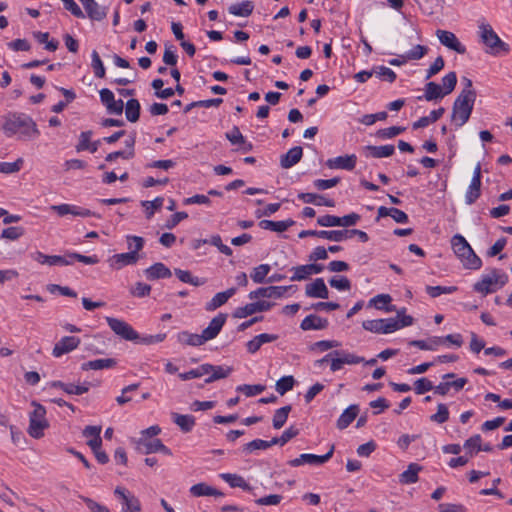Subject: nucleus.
Masks as SVG:
<instances>
[{
  "label": "nucleus",
  "mask_w": 512,
  "mask_h": 512,
  "mask_svg": "<svg viewBox=\"0 0 512 512\" xmlns=\"http://www.w3.org/2000/svg\"><path fill=\"white\" fill-rule=\"evenodd\" d=\"M2 131L7 137H18L19 140H32L40 132L34 120L24 113H11L4 118Z\"/></svg>",
  "instance_id": "nucleus-1"
},
{
  "label": "nucleus",
  "mask_w": 512,
  "mask_h": 512,
  "mask_svg": "<svg viewBox=\"0 0 512 512\" xmlns=\"http://www.w3.org/2000/svg\"><path fill=\"white\" fill-rule=\"evenodd\" d=\"M127 247L129 252L115 254L108 259L109 266L112 269L120 270L125 266L134 265L139 260L138 252L144 246V239L140 236H126Z\"/></svg>",
  "instance_id": "nucleus-2"
},
{
  "label": "nucleus",
  "mask_w": 512,
  "mask_h": 512,
  "mask_svg": "<svg viewBox=\"0 0 512 512\" xmlns=\"http://www.w3.org/2000/svg\"><path fill=\"white\" fill-rule=\"evenodd\" d=\"M451 245L454 253L466 269L478 270L481 268V259L462 235H454L451 239Z\"/></svg>",
  "instance_id": "nucleus-3"
},
{
  "label": "nucleus",
  "mask_w": 512,
  "mask_h": 512,
  "mask_svg": "<svg viewBox=\"0 0 512 512\" xmlns=\"http://www.w3.org/2000/svg\"><path fill=\"white\" fill-rule=\"evenodd\" d=\"M476 99L469 91L460 92L453 103L451 121L457 126L462 127L469 120L473 111Z\"/></svg>",
  "instance_id": "nucleus-4"
},
{
  "label": "nucleus",
  "mask_w": 512,
  "mask_h": 512,
  "mask_svg": "<svg viewBox=\"0 0 512 512\" xmlns=\"http://www.w3.org/2000/svg\"><path fill=\"white\" fill-rule=\"evenodd\" d=\"M478 28L479 37L483 44L487 47V53L498 56L500 54H507L509 52V45L500 39L490 24L481 22Z\"/></svg>",
  "instance_id": "nucleus-5"
},
{
  "label": "nucleus",
  "mask_w": 512,
  "mask_h": 512,
  "mask_svg": "<svg viewBox=\"0 0 512 512\" xmlns=\"http://www.w3.org/2000/svg\"><path fill=\"white\" fill-rule=\"evenodd\" d=\"M507 281L508 276L505 273L493 269L487 274H484L481 279L474 284L473 289L485 296L502 288Z\"/></svg>",
  "instance_id": "nucleus-6"
},
{
  "label": "nucleus",
  "mask_w": 512,
  "mask_h": 512,
  "mask_svg": "<svg viewBox=\"0 0 512 512\" xmlns=\"http://www.w3.org/2000/svg\"><path fill=\"white\" fill-rule=\"evenodd\" d=\"M34 410L30 413L28 433L31 437L39 439L44 435V430L48 427L46 419V409L41 404L33 401Z\"/></svg>",
  "instance_id": "nucleus-7"
},
{
  "label": "nucleus",
  "mask_w": 512,
  "mask_h": 512,
  "mask_svg": "<svg viewBox=\"0 0 512 512\" xmlns=\"http://www.w3.org/2000/svg\"><path fill=\"white\" fill-rule=\"evenodd\" d=\"M106 321L111 330L122 339L127 341H138L140 339V335L127 322L113 317H106Z\"/></svg>",
  "instance_id": "nucleus-8"
},
{
  "label": "nucleus",
  "mask_w": 512,
  "mask_h": 512,
  "mask_svg": "<svg viewBox=\"0 0 512 512\" xmlns=\"http://www.w3.org/2000/svg\"><path fill=\"white\" fill-rule=\"evenodd\" d=\"M360 220V215L357 213H351L343 217L334 215H324L317 219V223L322 227H349L355 225Z\"/></svg>",
  "instance_id": "nucleus-9"
},
{
  "label": "nucleus",
  "mask_w": 512,
  "mask_h": 512,
  "mask_svg": "<svg viewBox=\"0 0 512 512\" xmlns=\"http://www.w3.org/2000/svg\"><path fill=\"white\" fill-rule=\"evenodd\" d=\"M114 494L121 501L122 512H139L141 510L139 499L127 489L116 487Z\"/></svg>",
  "instance_id": "nucleus-10"
},
{
  "label": "nucleus",
  "mask_w": 512,
  "mask_h": 512,
  "mask_svg": "<svg viewBox=\"0 0 512 512\" xmlns=\"http://www.w3.org/2000/svg\"><path fill=\"white\" fill-rule=\"evenodd\" d=\"M362 326L365 330L378 334H389L397 330V325L388 318L366 320Z\"/></svg>",
  "instance_id": "nucleus-11"
},
{
  "label": "nucleus",
  "mask_w": 512,
  "mask_h": 512,
  "mask_svg": "<svg viewBox=\"0 0 512 512\" xmlns=\"http://www.w3.org/2000/svg\"><path fill=\"white\" fill-rule=\"evenodd\" d=\"M334 445H332L329 451L325 455H315V454H301L298 458H295L289 462V464L293 467H297L303 464L310 465H321L326 463L333 456Z\"/></svg>",
  "instance_id": "nucleus-12"
},
{
  "label": "nucleus",
  "mask_w": 512,
  "mask_h": 512,
  "mask_svg": "<svg viewBox=\"0 0 512 512\" xmlns=\"http://www.w3.org/2000/svg\"><path fill=\"white\" fill-rule=\"evenodd\" d=\"M137 448L145 454L161 452L168 456L172 455L171 450L166 447L160 439L149 440L147 438L140 437L137 442Z\"/></svg>",
  "instance_id": "nucleus-13"
},
{
  "label": "nucleus",
  "mask_w": 512,
  "mask_h": 512,
  "mask_svg": "<svg viewBox=\"0 0 512 512\" xmlns=\"http://www.w3.org/2000/svg\"><path fill=\"white\" fill-rule=\"evenodd\" d=\"M436 36L439 42L448 49L453 50L459 54L466 53L465 46L461 44L453 32L438 29L436 31Z\"/></svg>",
  "instance_id": "nucleus-14"
},
{
  "label": "nucleus",
  "mask_w": 512,
  "mask_h": 512,
  "mask_svg": "<svg viewBox=\"0 0 512 512\" xmlns=\"http://www.w3.org/2000/svg\"><path fill=\"white\" fill-rule=\"evenodd\" d=\"M272 306H273V304L270 302H267V301H258V302H254V303H249L243 307L236 308L233 313V317L238 318V319L246 318V317L253 315L257 312L268 311L271 309Z\"/></svg>",
  "instance_id": "nucleus-15"
},
{
  "label": "nucleus",
  "mask_w": 512,
  "mask_h": 512,
  "mask_svg": "<svg viewBox=\"0 0 512 512\" xmlns=\"http://www.w3.org/2000/svg\"><path fill=\"white\" fill-rule=\"evenodd\" d=\"M80 339L74 336H65L61 338L54 346L52 354L54 357H61L74 349L80 344Z\"/></svg>",
  "instance_id": "nucleus-16"
},
{
  "label": "nucleus",
  "mask_w": 512,
  "mask_h": 512,
  "mask_svg": "<svg viewBox=\"0 0 512 512\" xmlns=\"http://www.w3.org/2000/svg\"><path fill=\"white\" fill-rule=\"evenodd\" d=\"M287 287L282 286H268V287H261L254 291H251L248 295V297L251 300L258 299L260 297L263 298H281L284 293L286 292Z\"/></svg>",
  "instance_id": "nucleus-17"
},
{
  "label": "nucleus",
  "mask_w": 512,
  "mask_h": 512,
  "mask_svg": "<svg viewBox=\"0 0 512 512\" xmlns=\"http://www.w3.org/2000/svg\"><path fill=\"white\" fill-rule=\"evenodd\" d=\"M357 162L356 155H344L328 159L326 161L327 167L330 169H343L351 171L355 168Z\"/></svg>",
  "instance_id": "nucleus-18"
},
{
  "label": "nucleus",
  "mask_w": 512,
  "mask_h": 512,
  "mask_svg": "<svg viewBox=\"0 0 512 512\" xmlns=\"http://www.w3.org/2000/svg\"><path fill=\"white\" fill-rule=\"evenodd\" d=\"M305 294L311 298L327 299L329 297L328 288L322 278H316L305 287Z\"/></svg>",
  "instance_id": "nucleus-19"
},
{
  "label": "nucleus",
  "mask_w": 512,
  "mask_h": 512,
  "mask_svg": "<svg viewBox=\"0 0 512 512\" xmlns=\"http://www.w3.org/2000/svg\"><path fill=\"white\" fill-rule=\"evenodd\" d=\"M226 319V314L220 313L210 321L208 327L202 331V335L206 342L214 339L219 334L226 322Z\"/></svg>",
  "instance_id": "nucleus-20"
},
{
  "label": "nucleus",
  "mask_w": 512,
  "mask_h": 512,
  "mask_svg": "<svg viewBox=\"0 0 512 512\" xmlns=\"http://www.w3.org/2000/svg\"><path fill=\"white\" fill-rule=\"evenodd\" d=\"M307 236H315L318 238L327 239L330 241L341 242L343 241V230H303L299 233V238H305Z\"/></svg>",
  "instance_id": "nucleus-21"
},
{
  "label": "nucleus",
  "mask_w": 512,
  "mask_h": 512,
  "mask_svg": "<svg viewBox=\"0 0 512 512\" xmlns=\"http://www.w3.org/2000/svg\"><path fill=\"white\" fill-rule=\"evenodd\" d=\"M101 430V426H86L82 432L83 436L87 438V445L92 450H95L96 448H101Z\"/></svg>",
  "instance_id": "nucleus-22"
},
{
  "label": "nucleus",
  "mask_w": 512,
  "mask_h": 512,
  "mask_svg": "<svg viewBox=\"0 0 512 512\" xmlns=\"http://www.w3.org/2000/svg\"><path fill=\"white\" fill-rule=\"evenodd\" d=\"M327 326H328L327 319L322 318L318 315H314V314L306 316L300 324L301 329L304 331L322 330V329L327 328Z\"/></svg>",
  "instance_id": "nucleus-23"
},
{
  "label": "nucleus",
  "mask_w": 512,
  "mask_h": 512,
  "mask_svg": "<svg viewBox=\"0 0 512 512\" xmlns=\"http://www.w3.org/2000/svg\"><path fill=\"white\" fill-rule=\"evenodd\" d=\"M298 198L302 200L304 203L314 204L317 206H327L334 207L335 201L333 199H328L323 195L315 194V193H300Z\"/></svg>",
  "instance_id": "nucleus-24"
},
{
  "label": "nucleus",
  "mask_w": 512,
  "mask_h": 512,
  "mask_svg": "<svg viewBox=\"0 0 512 512\" xmlns=\"http://www.w3.org/2000/svg\"><path fill=\"white\" fill-rule=\"evenodd\" d=\"M303 150L300 146H295L281 156L280 164L282 168L288 169L297 164L302 157Z\"/></svg>",
  "instance_id": "nucleus-25"
},
{
  "label": "nucleus",
  "mask_w": 512,
  "mask_h": 512,
  "mask_svg": "<svg viewBox=\"0 0 512 512\" xmlns=\"http://www.w3.org/2000/svg\"><path fill=\"white\" fill-rule=\"evenodd\" d=\"M359 413V406L356 404L350 405L346 408L337 420V428L343 430L347 428L357 417Z\"/></svg>",
  "instance_id": "nucleus-26"
},
{
  "label": "nucleus",
  "mask_w": 512,
  "mask_h": 512,
  "mask_svg": "<svg viewBox=\"0 0 512 512\" xmlns=\"http://www.w3.org/2000/svg\"><path fill=\"white\" fill-rule=\"evenodd\" d=\"M235 293L236 288H229L226 291L215 294V296L206 304V310H216L220 306L224 305Z\"/></svg>",
  "instance_id": "nucleus-27"
},
{
  "label": "nucleus",
  "mask_w": 512,
  "mask_h": 512,
  "mask_svg": "<svg viewBox=\"0 0 512 512\" xmlns=\"http://www.w3.org/2000/svg\"><path fill=\"white\" fill-rule=\"evenodd\" d=\"M147 279L156 280L161 278H169L171 276V271L168 267H166L163 263H155L154 265L148 267L144 271Z\"/></svg>",
  "instance_id": "nucleus-28"
},
{
  "label": "nucleus",
  "mask_w": 512,
  "mask_h": 512,
  "mask_svg": "<svg viewBox=\"0 0 512 512\" xmlns=\"http://www.w3.org/2000/svg\"><path fill=\"white\" fill-rule=\"evenodd\" d=\"M79 1L83 4L88 16L92 20L100 21L106 17L105 9L100 7L95 0H79Z\"/></svg>",
  "instance_id": "nucleus-29"
},
{
  "label": "nucleus",
  "mask_w": 512,
  "mask_h": 512,
  "mask_svg": "<svg viewBox=\"0 0 512 512\" xmlns=\"http://www.w3.org/2000/svg\"><path fill=\"white\" fill-rule=\"evenodd\" d=\"M294 223L295 222L292 219H287L284 221L261 220L258 225L261 229L281 233L294 225Z\"/></svg>",
  "instance_id": "nucleus-30"
},
{
  "label": "nucleus",
  "mask_w": 512,
  "mask_h": 512,
  "mask_svg": "<svg viewBox=\"0 0 512 512\" xmlns=\"http://www.w3.org/2000/svg\"><path fill=\"white\" fill-rule=\"evenodd\" d=\"M173 422L181 429L182 432L188 433L195 426V418L188 414L171 413Z\"/></svg>",
  "instance_id": "nucleus-31"
},
{
  "label": "nucleus",
  "mask_w": 512,
  "mask_h": 512,
  "mask_svg": "<svg viewBox=\"0 0 512 512\" xmlns=\"http://www.w3.org/2000/svg\"><path fill=\"white\" fill-rule=\"evenodd\" d=\"M190 493L194 497H202V496H215V497H221L223 496V493L219 490L213 488L212 486H209L206 483H197L190 488Z\"/></svg>",
  "instance_id": "nucleus-32"
},
{
  "label": "nucleus",
  "mask_w": 512,
  "mask_h": 512,
  "mask_svg": "<svg viewBox=\"0 0 512 512\" xmlns=\"http://www.w3.org/2000/svg\"><path fill=\"white\" fill-rule=\"evenodd\" d=\"M445 96L446 95L439 84L435 82H428L425 85L424 95L419 96L418 99L421 100L422 98H424L426 101H435L438 99H442Z\"/></svg>",
  "instance_id": "nucleus-33"
},
{
  "label": "nucleus",
  "mask_w": 512,
  "mask_h": 512,
  "mask_svg": "<svg viewBox=\"0 0 512 512\" xmlns=\"http://www.w3.org/2000/svg\"><path fill=\"white\" fill-rule=\"evenodd\" d=\"M364 151L367 152V156H371L374 158H384L389 157L394 154L395 148L393 145H383V146H372L368 145L364 148Z\"/></svg>",
  "instance_id": "nucleus-34"
},
{
  "label": "nucleus",
  "mask_w": 512,
  "mask_h": 512,
  "mask_svg": "<svg viewBox=\"0 0 512 512\" xmlns=\"http://www.w3.org/2000/svg\"><path fill=\"white\" fill-rule=\"evenodd\" d=\"M116 360L112 358L106 359H95L82 364L81 369L83 371L87 370H101L113 368L116 365Z\"/></svg>",
  "instance_id": "nucleus-35"
},
{
  "label": "nucleus",
  "mask_w": 512,
  "mask_h": 512,
  "mask_svg": "<svg viewBox=\"0 0 512 512\" xmlns=\"http://www.w3.org/2000/svg\"><path fill=\"white\" fill-rule=\"evenodd\" d=\"M254 5L251 1H242L241 3H235L228 7V12L234 16L248 17L252 14Z\"/></svg>",
  "instance_id": "nucleus-36"
},
{
  "label": "nucleus",
  "mask_w": 512,
  "mask_h": 512,
  "mask_svg": "<svg viewBox=\"0 0 512 512\" xmlns=\"http://www.w3.org/2000/svg\"><path fill=\"white\" fill-rule=\"evenodd\" d=\"M421 466L417 463H411L408 465L407 470L402 472L399 476V481L402 484H413L418 481V473L421 471Z\"/></svg>",
  "instance_id": "nucleus-37"
},
{
  "label": "nucleus",
  "mask_w": 512,
  "mask_h": 512,
  "mask_svg": "<svg viewBox=\"0 0 512 512\" xmlns=\"http://www.w3.org/2000/svg\"><path fill=\"white\" fill-rule=\"evenodd\" d=\"M392 298L388 294H379L373 297L369 305H373L378 310H385L386 312L396 311V307L394 305H388L391 302Z\"/></svg>",
  "instance_id": "nucleus-38"
},
{
  "label": "nucleus",
  "mask_w": 512,
  "mask_h": 512,
  "mask_svg": "<svg viewBox=\"0 0 512 512\" xmlns=\"http://www.w3.org/2000/svg\"><path fill=\"white\" fill-rule=\"evenodd\" d=\"M177 338L180 343L189 346H201L206 342L202 334H193L188 331L180 332Z\"/></svg>",
  "instance_id": "nucleus-39"
},
{
  "label": "nucleus",
  "mask_w": 512,
  "mask_h": 512,
  "mask_svg": "<svg viewBox=\"0 0 512 512\" xmlns=\"http://www.w3.org/2000/svg\"><path fill=\"white\" fill-rule=\"evenodd\" d=\"M31 258L40 264H46L49 266L59 265V263H65L63 256L60 255H45L40 251H36L31 254Z\"/></svg>",
  "instance_id": "nucleus-40"
},
{
  "label": "nucleus",
  "mask_w": 512,
  "mask_h": 512,
  "mask_svg": "<svg viewBox=\"0 0 512 512\" xmlns=\"http://www.w3.org/2000/svg\"><path fill=\"white\" fill-rule=\"evenodd\" d=\"M220 477L233 488L239 487L247 491H250L252 489L251 486L240 475L232 473H222L220 474Z\"/></svg>",
  "instance_id": "nucleus-41"
},
{
  "label": "nucleus",
  "mask_w": 512,
  "mask_h": 512,
  "mask_svg": "<svg viewBox=\"0 0 512 512\" xmlns=\"http://www.w3.org/2000/svg\"><path fill=\"white\" fill-rule=\"evenodd\" d=\"M125 115L128 121L134 123L140 116V103L137 99H130L125 104Z\"/></svg>",
  "instance_id": "nucleus-42"
},
{
  "label": "nucleus",
  "mask_w": 512,
  "mask_h": 512,
  "mask_svg": "<svg viewBox=\"0 0 512 512\" xmlns=\"http://www.w3.org/2000/svg\"><path fill=\"white\" fill-rule=\"evenodd\" d=\"M410 345L416 346L421 350H436L438 346L443 345V340L440 337H431L428 340H413Z\"/></svg>",
  "instance_id": "nucleus-43"
},
{
  "label": "nucleus",
  "mask_w": 512,
  "mask_h": 512,
  "mask_svg": "<svg viewBox=\"0 0 512 512\" xmlns=\"http://www.w3.org/2000/svg\"><path fill=\"white\" fill-rule=\"evenodd\" d=\"M209 369H212L210 367V364H202L199 367H197L195 369H192V370H190L188 372L180 373L179 377L183 381L194 379V378H199V377H202L204 375H208L209 374Z\"/></svg>",
  "instance_id": "nucleus-44"
},
{
  "label": "nucleus",
  "mask_w": 512,
  "mask_h": 512,
  "mask_svg": "<svg viewBox=\"0 0 512 512\" xmlns=\"http://www.w3.org/2000/svg\"><path fill=\"white\" fill-rule=\"evenodd\" d=\"M290 411H291L290 405L281 407L275 411V414L273 416V427L275 429H280L284 426V424L287 421Z\"/></svg>",
  "instance_id": "nucleus-45"
},
{
  "label": "nucleus",
  "mask_w": 512,
  "mask_h": 512,
  "mask_svg": "<svg viewBox=\"0 0 512 512\" xmlns=\"http://www.w3.org/2000/svg\"><path fill=\"white\" fill-rule=\"evenodd\" d=\"M33 37L42 44H45V48L48 51H55L58 48L59 42L57 40H49L48 32H33Z\"/></svg>",
  "instance_id": "nucleus-46"
},
{
  "label": "nucleus",
  "mask_w": 512,
  "mask_h": 512,
  "mask_svg": "<svg viewBox=\"0 0 512 512\" xmlns=\"http://www.w3.org/2000/svg\"><path fill=\"white\" fill-rule=\"evenodd\" d=\"M374 74L381 79L389 83H393L396 80V73L386 66H376L373 68Z\"/></svg>",
  "instance_id": "nucleus-47"
},
{
  "label": "nucleus",
  "mask_w": 512,
  "mask_h": 512,
  "mask_svg": "<svg viewBox=\"0 0 512 512\" xmlns=\"http://www.w3.org/2000/svg\"><path fill=\"white\" fill-rule=\"evenodd\" d=\"M24 164V159L19 157L14 162H0V173L2 174H14L21 170Z\"/></svg>",
  "instance_id": "nucleus-48"
},
{
  "label": "nucleus",
  "mask_w": 512,
  "mask_h": 512,
  "mask_svg": "<svg viewBox=\"0 0 512 512\" xmlns=\"http://www.w3.org/2000/svg\"><path fill=\"white\" fill-rule=\"evenodd\" d=\"M481 195V183H477L475 181H471L466 194H465V202L468 205L473 204Z\"/></svg>",
  "instance_id": "nucleus-49"
},
{
  "label": "nucleus",
  "mask_w": 512,
  "mask_h": 512,
  "mask_svg": "<svg viewBox=\"0 0 512 512\" xmlns=\"http://www.w3.org/2000/svg\"><path fill=\"white\" fill-rule=\"evenodd\" d=\"M163 203L164 198L157 197L152 201H142L141 205L145 209L146 217L150 219L154 215L155 211L159 210L163 206Z\"/></svg>",
  "instance_id": "nucleus-50"
},
{
  "label": "nucleus",
  "mask_w": 512,
  "mask_h": 512,
  "mask_svg": "<svg viewBox=\"0 0 512 512\" xmlns=\"http://www.w3.org/2000/svg\"><path fill=\"white\" fill-rule=\"evenodd\" d=\"M270 270V265L261 264L253 269V271L250 274V277L255 283H262L269 274Z\"/></svg>",
  "instance_id": "nucleus-51"
},
{
  "label": "nucleus",
  "mask_w": 512,
  "mask_h": 512,
  "mask_svg": "<svg viewBox=\"0 0 512 512\" xmlns=\"http://www.w3.org/2000/svg\"><path fill=\"white\" fill-rule=\"evenodd\" d=\"M294 384L295 380L293 376H283L276 382L275 388L280 395H284L293 389Z\"/></svg>",
  "instance_id": "nucleus-52"
},
{
  "label": "nucleus",
  "mask_w": 512,
  "mask_h": 512,
  "mask_svg": "<svg viewBox=\"0 0 512 512\" xmlns=\"http://www.w3.org/2000/svg\"><path fill=\"white\" fill-rule=\"evenodd\" d=\"M273 446L272 439L270 441L255 439L244 446V451L247 453H253L256 450H266Z\"/></svg>",
  "instance_id": "nucleus-53"
},
{
  "label": "nucleus",
  "mask_w": 512,
  "mask_h": 512,
  "mask_svg": "<svg viewBox=\"0 0 512 512\" xmlns=\"http://www.w3.org/2000/svg\"><path fill=\"white\" fill-rule=\"evenodd\" d=\"M406 309L402 308L401 310H396L397 317L390 318L392 322L397 325V330L403 327L411 326L414 322V319L410 315L405 314Z\"/></svg>",
  "instance_id": "nucleus-54"
},
{
  "label": "nucleus",
  "mask_w": 512,
  "mask_h": 512,
  "mask_svg": "<svg viewBox=\"0 0 512 512\" xmlns=\"http://www.w3.org/2000/svg\"><path fill=\"white\" fill-rule=\"evenodd\" d=\"M236 390L238 392L243 393L246 397H252V396L261 394L265 390V386L261 385V384H256V385L243 384V385H239L236 388Z\"/></svg>",
  "instance_id": "nucleus-55"
},
{
  "label": "nucleus",
  "mask_w": 512,
  "mask_h": 512,
  "mask_svg": "<svg viewBox=\"0 0 512 512\" xmlns=\"http://www.w3.org/2000/svg\"><path fill=\"white\" fill-rule=\"evenodd\" d=\"M175 274L179 278V280L184 283H189L193 286H200L204 284L203 280H200L199 278L192 276V274L189 271L175 269Z\"/></svg>",
  "instance_id": "nucleus-56"
},
{
  "label": "nucleus",
  "mask_w": 512,
  "mask_h": 512,
  "mask_svg": "<svg viewBox=\"0 0 512 512\" xmlns=\"http://www.w3.org/2000/svg\"><path fill=\"white\" fill-rule=\"evenodd\" d=\"M329 284L339 291H349L351 289V282L345 276H334L329 280Z\"/></svg>",
  "instance_id": "nucleus-57"
},
{
  "label": "nucleus",
  "mask_w": 512,
  "mask_h": 512,
  "mask_svg": "<svg viewBox=\"0 0 512 512\" xmlns=\"http://www.w3.org/2000/svg\"><path fill=\"white\" fill-rule=\"evenodd\" d=\"M464 448L468 451L470 456H473L474 454L481 451V436L480 435H474L467 439L464 443Z\"/></svg>",
  "instance_id": "nucleus-58"
},
{
  "label": "nucleus",
  "mask_w": 512,
  "mask_h": 512,
  "mask_svg": "<svg viewBox=\"0 0 512 512\" xmlns=\"http://www.w3.org/2000/svg\"><path fill=\"white\" fill-rule=\"evenodd\" d=\"M457 84V76L455 72H449L442 78V90L445 95L450 94Z\"/></svg>",
  "instance_id": "nucleus-59"
},
{
  "label": "nucleus",
  "mask_w": 512,
  "mask_h": 512,
  "mask_svg": "<svg viewBox=\"0 0 512 512\" xmlns=\"http://www.w3.org/2000/svg\"><path fill=\"white\" fill-rule=\"evenodd\" d=\"M92 57V63L91 66L93 68L94 74L98 78H104L105 77V67L103 65V62L98 54L97 51H93L91 54Z\"/></svg>",
  "instance_id": "nucleus-60"
},
{
  "label": "nucleus",
  "mask_w": 512,
  "mask_h": 512,
  "mask_svg": "<svg viewBox=\"0 0 512 512\" xmlns=\"http://www.w3.org/2000/svg\"><path fill=\"white\" fill-rule=\"evenodd\" d=\"M449 419V410L445 404L437 406V412L431 415L430 420L438 424H443Z\"/></svg>",
  "instance_id": "nucleus-61"
},
{
  "label": "nucleus",
  "mask_w": 512,
  "mask_h": 512,
  "mask_svg": "<svg viewBox=\"0 0 512 512\" xmlns=\"http://www.w3.org/2000/svg\"><path fill=\"white\" fill-rule=\"evenodd\" d=\"M298 435V430L294 427L286 429L280 437L272 438L273 445H285L290 439Z\"/></svg>",
  "instance_id": "nucleus-62"
},
{
  "label": "nucleus",
  "mask_w": 512,
  "mask_h": 512,
  "mask_svg": "<svg viewBox=\"0 0 512 512\" xmlns=\"http://www.w3.org/2000/svg\"><path fill=\"white\" fill-rule=\"evenodd\" d=\"M208 243L217 247L218 250L226 256H231L233 254L232 249L229 246L223 244L221 236L218 234L212 235L210 239H208Z\"/></svg>",
  "instance_id": "nucleus-63"
},
{
  "label": "nucleus",
  "mask_w": 512,
  "mask_h": 512,
  "mask_svg": "<svg viewBox=\"0 0 512 512\" xmlns=\"http://www.w3.org/2000/svg\"><path fill=\"white\" fill-rule=\"evenodd\" d=\"M428 52V48L423 45H416L410 51L405 54V59L408 60H419L423 58Z\"/></svg>",
  "instance_id": "nucleus-64"
}]
</instances>
